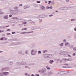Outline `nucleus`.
Segmentation results:
<instances>
[{
	"mask_svg": "<svg viewBox=\"0 0 76 76\" xmlns=\"http://www.w3.org/2000/svg\"><path fill=\"white\" fill-rule=\"evenodd\" d=\"M63 42H66V39H64L63 40Z\"/></svg>",
	"mask_w": 76,
	"mask_h": 76,
	"instance_id": "49",
	"label": "nucleus"
},
{
	"mask_svg": "<svg viewBox=\"0 0 76 76\" xmlns=\"http://www.w3.org/2000/svg\"><path fill=\"white\" fill-rule=\"evenodd\" d=\"M34 6L37 7H38V5L37 4H34Z\"/></svg>",
	"mask_w": 76,
	"mask_h": 76,
	"instance_id": "39",
	"label": "nucleus"
},
{
	"mask_svg": "<svg viewBox=\"0 0 76 76\" xmlns=\"http://www.w3.org/2000/svg\"><path fill=\"white\" fill-rule=\"evenodd\" d=\"M4 39V38H3V37H1L0 38V39L1 40H3Z\"/></svg>",
	"mask_w": 76,
	"mask_h": 76,
	"instance_id": "57",
	"label": "nucleus"
},
{
	"mask_svg": "<svg viewBox=\"0 0 76 76\" xmlns=\"http://www.w3.org/2000/svg\"><path fill=\"white\" fill-rule=\"evenodd\" d=\"M37 29V28H35V27H32L31 28V30H35V29Z\"/></svg>",
	"mask_w": 76,
	"mask_h": 76,
	"instance_id": "28",
	"label": "nucleus"
},
{
	"mask_svg": "<svg viewBox=\"0 0 76 76\" xmlns=\"http://www.w3.org/2000/svg\"><path fill=\"white\" fill-rule=\"evenodd\" d=\"M71 20L72 22L73 21H75V20H76V19H71Z\"/></svg>",
	"mask_w": 76,
	"mask_h": 76,
	"instance_id": "36",
	"label": "nucleus"
},
{
	"mask_svg": "<svg viewBox=\"0 0 76 76\" xmlns=\"http://www.w3.org/2000/svg\"><path fill=\"white\" fill-rule=\"evenodd\" d=\"M41 8L42 9V10H45V7L44 6H41Z\"/></svg>",
	"mask_w": 76,
	"mask_h": 76,
	"instance_id": "10",
	"label": "nucleus"
},
{
	"mask_svg": "<svg viewBox=\"0 0 76 76\" xmlns=\"http://www.w3.org/2000/svg\"><path fill=\"white\" fill-rule=\"evenodd\" d=\"M7 70H9V68H4L1 69V72H4V71H6Z\"/></svg>",
	"mask_w": 76,
	"mask_h": 76,
	"instance_id": "3",
	"label": "nucleus"
},
{
	"mask_svg": "<svg viewBox=\"0 0 76 76\" xmlns=\"http://www.w3.org/2000/svg\"><path fill=\"white\" fill-rule=\"evenodd\" d=\"M65 46H67V45H70V43L69 42H66L65 44Z\"/></svg>",
	"mask_w": 76,
	"mask_h": 76,
	"instance_id": "26",
	"label": "nucleus"
},
{
	"mask_svg": "<svg viewBox=\"0 0 76 76\" xmlns=\"http://www.w3.org/2000/svg\"><path fill=\"white\" fill-rule=\"evenodd\" d=\"M23 6V4H20L19 5V6Z\"/></svg>",
	"mask_w": 76,
	"mask_h": 76,
	"instance_id": "62",
	"label": "nucleus"
},
{
	"mask_svg": "<svg viewBox=\"0 0 76 76\" xmlns=\"http://www.w3.org/2000/svg\"><path fill=\"white\" fill-rule=\"evenodd\" d=\"M35 50H32L31 51V55H32L33 54V53H34V51Z\"/></svg>",
	"mask_w": 76,
	"mask_h": 76,
	"instance_id": "22",
	"label": "nucleus"
},
{
	"mask_svg": "<svg viewBox=\"0 0 76 76\" xmlns=\"http://www.w3.org/2000/svg\"><path fill=\"white\" fill-rule=\"evenodd\" d=\"M48 2V4H50V3H52V1H49Z\"/></svg>",
	"mask_w": 76,
	"mask_h": 76,
	"instance_id": "41",
	"label": "nucleus"
},
{
	"mask_svg": "<svg viewBox=\"0 0 76 76\" xmlns=\"http://www.w3.org/2000/svg\"><path fill=\"white\" fill-rule=\"evenodd\" d=\"M34 63H31L29 64H28V66H30V65H34Z\"/></svg>",
	"mask_w": 76,
	"mask_h": 76,
	"instance_id": "42",
	"label": "nucleus"
},
{
	"mask_svg": "<svg viewBox=\"0 0 76 76\" xmlns=\"http://www.w3.org/2000/svg\"><path fill=\"white\" fill-rule=\"evenodd\" d=\"M0 76H3V73L0 72Z\"/></svg>",
	"mask_w": 76,
	"mask_h": 76,
	"instance_id": "32",
	"label": "nucleus"
},
{
	"mask_svg": "<svg viewBox=\"0 0 76 76\" xmlns=\"http://www.w3.org/2000/svg\"><path fill=\"white\" fill-rule=\"evenodd\" d=\"M49 56H50V57H52L53 56V55L52 54H49Z\"/></svg>",
	"mask_w": 76,
	"mask_h": 76,
	"instance_id": "40",
	"label": "nucleus"
},
{
	"mask_svg": "<svg viewBox=\"0 0 76 76\" xmlns=\"http://www.w3.org/2000/svg\"><path fill=\"white\" fill-rule=\"evenodd\" d=\"M23 51H20L18 52V54H22L23 53Z\"/></svg>",
	"mask_w": 76,
	"mask_h": 76,
	"instance_id": "23",
	"label": "nucleus"
},
{
	"mask_svg": "<svg viewBox=\"0 0 76 76\" xmlns=\"http://www.w3.org/2000/svg\"><path fill=\"white\" fill-rule=\"evenodd\" d=\"M73 60V59L72 58L62 59V60H64L65 61H72Z\"/></svg>",
	"mask_w": 76,
	"mask_h": 76,
	"instance_id": "1",
	"label": "nucleus"
},
{
	"mask_svg": "<svg viewBox=\"0 0 76 76\" xmlns=\"http://www.w3.org/2000/svg\"><path fill=\"white\" fill-rule=\"evenodd\" d=\"M30 7V6H27V9H28V8H29Z\"/></svg>",
	"mask_w": 76,
	"mask_h": 76,
	"instance_id": "56",
	"label": "nucleus"
},
{
	"mask_svg": "<svg viewBox=\"0 0 76 76\" xmlns=\"http://www.w3.org/2000/svg\"><path fill=\"white\" fill-rule=\"evenodd\" d=\"M37 51L36 50H34V53H33L32 55H36V54H37Z\"/></svg>",
	"mask_w": 76,
	"mask_h": 76,
	"instance_id": "14",
	"label": "nucleus"
},
{
	"mask_svg": "<svg viewBox=\"0 0 76 76\" xmlns=\"http://www.w3.org/2000/svg\"><path fill=\"white\" fill-rule=\"evenodd\" d=\"M34 32V31H32L30 32H21L20 33V34H30L31 33H33Z\"/></svg>",
	"mask_w": 76,
	"mask_h": 76,
	"instance_id": "5",
	"label": "nucleus"
},
{
	"mask_svg": "<svg viewBox=\"0 0 76 76\" xmlns=\"http://www.w3.org/2000/svg\"><path fill=\"white\" fill-rule=\"evenodd\" d=\"M53 16V14H51V15H49V17H51V16Z\"/></svg>",
	"mask_w": 76,
	"mask_h": 76,
	"instance_id": "55",
	"label": "nucleus"
},
{
	"mask_svg": "<svg viewBox=\"0 0 76 76\" xmlns=\"http://www.w3.org/2000/svg\"><path fill=\"white\" fill-rule=\"evenodd\" d=\"M68 9V7H64V10H66Z\"/></svg>",
	"mask_w": 76,
	"mask_h": 76,
	"instance_id": "20",
	"label": "nucleus"
},
{
	"mask_svg": "<svg viewBox=\"0 0 76 76\" xmlns=\"http://www.w3.org/2000/svg\"><path fill=\"white\" fill-rule=\"evenodd\" d=\"M28 50H26L25 52V53H26V54H28Z\"/></svg>",
	"mask_w": 76,
	"mask_h": 76,
	"instance_id": "58",
	"label": "nucleus"
},
{
	"mask_svg": "<svg viewBox=\"0 0 76 76\" xmlns=\"http://www.w3.org/2000/svg\"><path fill=\"white\" fill-rule=\"evenodd\" d=\"M8 74V72H3V75H7Z\"/></svg>",
	"mask_w": 76,
	"mask_h": 76,
	"instance_id": "16",
	"label": "nucleus"
},
{
	"mask_svg": "<svg viewBox=\"0 0 76 76\" xmlns=\"http://www.w3.org/2000/svg\"><path fill=\"white\" fill-rule=\"evenodd\" d=\"M60 55H64V52H62L59 53Z\"/></svg>",
	"mask_w": 76,
	"mask_h": 76,
	"instance_id": "29",
	"label": "nucleus"
},
{
	"mask_svg": "<svg viewBox=\"0 0 76 76\" xmlns=\"http://www.w3.org/2000/svg\"><path fill=\"white\" fill-rule=\"evenodd\" d=\"M12 41H19V40L18 39H17L16 38H15L14 39H12Z\"/></svg>",
	"mask_w": 76,
	"mask_h": 76,
	"instance_id": "12",
	"label": "nucleus"
},
{
	"mask_svg": "<svg viewBox=\"0 0 76 76\" xmlns=\"http://www.w3.org/2000/svg\"><path fill=\"white\" fill-rule=\"evenodd\" d=\"M14 9H19V7L18 6L15 7Z\"/></svg>",
	"mask_w": 76,
	"mask_h": 76,
	"instance_id": "33",
	"label": "nucleus"
},
{
	"mask_svg": "<svg viewBox=\"0 0 76 76\" xmlns=\"http://www.w3.org/2000/svg\"><path fill=\"white\" fill-rule=\"evenodd\" d=\"M28 74L27 73H26L25 74V76H28Z\"/></svg>",
	"mask_w": 76,
	"mask_h": 76,
	"instance_id": "53",
	"label": "nucleus"
},
{
	"mask_svg": "<svg viewBox=\"0 0 76 76\" xmlns=\"http://www.w3.org/2000/svg\"><path fill=\"white\" fill-rule=\"evenodd\" d=\"M43 57H45V58H47V54H43Z\"/></svg>",
	"mask_w": 76,
	"mask_h": 76,
	"instance_id": "15",
	"label": "nucleus"
},
{
	"mask_svg": "<svg viewBox=\"0 0 76 76\" xmlns=\"http://www.w3.org/2000/svg\"><path fill=\"white\" fill-rule=\"evenodd\" d=\"M7 35H11V34H10V33H9L7 34Z\"/></svg>",
	"mask_w": 76,
	"mask_h": 76,
	"instance_id": "46",
	"label": "nucleus"
},
{
	"mask_svg": "<svg viewBox=\"0 0 76 76\" xmlns=\"http://www.w3.org/2000/svg\"><path fill=\"white\" fill-rule=\"evenodd\" d=\"M64 71H61V72H59V75H64V74H65V73H64Z\"/></svg>",
	"mask_w": 76,
	"mask_h": 76,
	"instance_id": "11",
	"label": "nucleus"
},
{
	"mask_svg": "<svg viewBox=\"0 0 76 76\" xmlns=\"http://www.w3.org/2000/svg\"><path fill=\"white\" fill-rule=\"evenodd\" d=\"M12 34H16V32H13L12 33Z\"/></svg>",
	"mask_w": 76,
	"mask_h": 76,
	"instance_id": "54",
	"label": "nucleus"
},
{
	"mask_svg": "<svg viewBox=\"0 0 76 76\" xmlns=\"http://www.w3.org/2000/svg\"><path fill=\"white\" fill-rule=\"evenodd\" d=\"M12 10L10 11V13L12 15H16V13L15 12L11 11Z\"/></svg>",
	"mask_w": 76,
	"mask_h": 76,
	"instance_id": "8",
	"label": "nucleus"
},
{
	"mask_svg": "<svg viewBox=\"0 0 76 76\" xmlns=\"http://www.w3.org/2000/svg\"><path fill=\"white\" fill-rule=\"evenodd\" d=\"M27 30V28H23L22 29V30H24V31H26V30Z\"/></svg>",
	"mask_w": 76,
	"mask_h": 76,
	"instance_id": "43",
	"label": "nucleus"
},
{
	"mask_svg": "<svg viewBox=\"0 0 76 76\" xmlns=\"http://www.w3.org/2000/svg\"><path fill=\"white\" fill-rule=\"evenodd\" d=\"M69 66H66V68H70V67H69Z\"/></svg>",
	"mask_w": 76,
	"mask_h": 76,
	"instance_id": "48",
	"label": "nucleus"
},
{
	"mask_svg": "<svg viewBox=\"0 0 76 76\" xmlns=\"http://www.w3.org/2000/svg\"><path fill=\"white\" fill-rule=\"evenodd\" d=\"M69 53H70L69 52H64V55L65 56L66 55H67L69 54Z\"/></svg>",
	"mask_w": 76,
	"mask_h": 76,
	"instance_id": "7",
	"label": "nucleus"
},
{
	"mask_svg": "<svg viewBox=\"0 0 76 76\" xmlns=\"http://www.w3.org/2000/svg\"><path fill=\"white\" fill-rule=\"evenodd\" d=\"M41 73H45L46 72V69H43L41 70Z\"/></svg>",
	"mask_w": 76,
	"mask_h": 76,
	"instance_id": "6",
	"label": "nucleus"
},
{
	"mask_svg": "<svg viewBox=\"0 0 76 76\" xmlns=\"http://www.w3.org/2000/svg\"><path fill=\"white\" fill-rule=\"evenodd\" d=\"M20 44V42H18L16 43L10 44V45H19V44Z\"/></svg>",
	"mask_w": 76,
	"mask_h": 76,
	"instance_id": "4",
	"label": "nucleus"
},
{
	"mask_svg": "<svg viewBox=\"0 0 76 76\" xmlns=\"http://www.w3.org/2000/svg\"><path fill=\"white\" fill-rule=\"evenodd\" d=\"M35 76H39V75L38 74H36V75H35Z\"/></svg>",
	"mask_w": 76,
	"mask_h": 76,
	"instance_id": "60",
	"label": "nucleus"
},
{
	"mask_svg": "<svg viewBox=\"0 0 76 76\" xmlns=\"http://www.w3.org/2000/svg\"><path fill=\"white\" fill-rule=\"evenodd\" d=\"M39 16H43L42 17H41V18H45L47 17V15H39Z\"/></svg>",
	"mask_w": 76,
	"mask_h": 76,
	"instance_id": "9",
	"label": "nucleus"
},
{
	"mask_svg": "<svg viewBox=\"0 0 76 76\" xmlns=\"http://www.w3.org/2000/svg\"><path fill=\"white\" fill-rule=\"evenodd\" d=\"M11 12H14L16 13V14H19V13H20V11H19L18 10H12Z\"/></svg>",
	"mask_w": 76,
	"mask_h": 76,
	"instance_id": "2",
	"label": "nucleus"
},
{
	"mask_svg": "<svg viewBox=\"0 0 76 76\" xmlns=\"http://www.w3.org/2000/svg\"><path fill=\"white\" fill-rule=\"evenodd\" d=\"M73 50H74V51H76V47L74 48Z\"/></svg>",
	"mask_w": 76,
	"mask_h": 76,
	"instance_id": "59",
	"label": "nucleus"
},
{
	"mask_svg": "<svg viewBox=\"0 0 76 76\" xmlns=\"http://www.w3.org/2000/svg\"><path fill=\"white\" fill-rule=\"evenodd\" d=\"M8 43H9V42H4V44H8Z\"/></svg>",
	"mask_w": 76,
	"mask_h": 76,
	"instance_id": "44",
	"label": "nucleus"
},
{
	"mask_svg": "<svg viewBox=\"0 0 76 76\" xmlns=\"http://www.w3.org/2000/svg\"><path fill=\"white\" fill-rule=\"evenodd\" d=\"M26 64V63L25 62H22V65H25Z\"/></svg>",
	"mask_w": 76,
	"mask_h": 76,
	"instance_id": "25",
	"label": "nucleus"
},
{
	"mask_svg": "<svg viewBox=\"0 0 76 76\" xmlns=\"http://www.w3.org/2000/svg\"><path fill=\"white\" fill-rule=\"evenodd\" d=\"M62 67L63 68H66V66H63Z\"/></svg>",
	"mask_w": 76,
	"mask_h": 76,
	"instance_id": "63",
	"label": "nucleus"
},
{
	"mask_svg": "<svg viewBox=\"0 0 76 76\" xmlns=\"http://www.w3.org/2000/svg\"><path fill=\"white\" fill-rule=\"evenodd\" d=\"M9 63L10 65H12V64H13V61H11Z\"/></svg>",
	"mask_w": 76,
	"mask_h": 76,
	"instance_id": "24",
	"label": "nucleus"
},
{
	"mask_svg": "<svg viewBox=\"0 0 76 76\" xmlns=\"http://www.w3.org/2000/svg\"><path fill=\"white\" fill-rule=\"evenodd\" d=\"M27 23V22H26L25 21L23 23V24H26Z\"/></svg>",
	"mask_w": 76,
	"mask_h": 76,
	"instance_id": "50",
	"label": "nucleus"
},
{
	"mask_svg": "<svg viewBox=\"0 0 76 76\" xmlns=\"http://www.w3.org/2000/svg\"><path fill=\"white\" fill-rule=\"evenodd\" d=\"M19 19V18L17 17H13V19Z\"/></svg>",
	"mask_w": 76,
	"mask_h": 76,
	"instance_id": "35",
	"label": "nucleus"
},
{
	"mask_svg": "<svg viewBox=\"0 0 76 76\" xmlns=\"http://www.w3.org/2000/svg\"><path fill=\"white\" fill-rule=\"evenodd\" d=\"M47 51H48V50H43V52L44 53H46V52H47Z\"/></svg>",
	"mask_w": 76,
	"mask_h": 76,
	"instance_id": "37",
	"label": "nucleus"
},
{
	"mask_svg": "<svg viewBox=\"0 0 76 76\" xmlns=\"http://www.w3.org/2000/svg\"><path fill=\"white\" fill-rule=\"evenodd\" d=\"M31 48H34V47H35V45H34V44H32L31 45Z\"/></svg>",
	"mask_w": 76,
	"mask_h": 76,
	"instance_id": "17",
	"label": "nucleus"
},
{
	"mask_svg": "<svg viewBox=\"0 0 76 76\" xmlns=\"http://www.w3.org/2000/svg\"><path fill=\"white\" fill-rule=\"evenodd\" d=\"M24 9H27V6H25L24 7Z\"/></svg>",
	"mask_w": 76,
	"mask_h": 76,
	"instance_id": "45",
	"label": "nucleus"
},
{
	"mask_svg": "<svg viewBox=\"0 0 76 76\" xmlns=\"http://www.w3.org/2000/svg\"><path fill=\"white\" fill-rule=\"evenodd\" d=\"M8 15H6L4 17V18L5 19H8Z\"/></svg>",
	"mask_w": 76,
	"mask_h": 76,
	"instance_id": "13",
	"label": "nucleus"
},
{
	"mask_svg": "<svg viewBox=\"0 0 76 76\" xmlns=\"http://www.w3.org/2000/svg\"><path fill=\"white\" fill-rule=\"evenodd\" d=\"M64 45V44L63 43H61V44H59V46H60V47H63Z\"/></svg>",
	"mask_w": 76,
	"mask_h": 76,
	"instance_id": "18",
	"label": "nucleus"
},
{
	"mask_svg": "<svg viewBox=\"0 0 76 76\" xmlns=\"http://www.w3.org/2000/svg\"><path fill=\"white\" fill-rule=\"evenodd\" d=\"M46 67L47 69L48 70H50V69H51V68L50 67H49L48 66H46Z\"/></svg>",
	"mask_w": 76,
	"mask_h": 76,
	"instance_id": "30",
	"label": "nucleus"
},
{
	"mask_svg": "<svg viewBox=\"0 0 76 76\" xmlns=\"http://www.w3.org/2000/svg\"><path fill=\"white\" fill-rule=\"evenodd\" d=\"M60 10H64V7H62L59 8Z\"/></svg>",
	"mask_w": 76,
	"mask_h": 76,
	"instance_id": "27",
	"label": "nucleus"
},
{
	"mask_svg": "<svg viewBox=\"0 0 76 76\" xmlns=\"http://www.w3.org/2000/svg\"><path fill=\"white\" fill-rule=\"evenodd\" d=\"M47 58H50V54H47Z\"/></svg>",
	"mask_w": 76,
	"mask_h": 76,
	"instance_id": "38",
	"label": "nucleus"
},
{
	"mask_svg": "<svg viewBox=\"0 0 76 76\" xmlns=\"http://www.w3.org/2000/svg\"><path fill=\"white\" fill-rule=\"evenodd\" d=\"M46 9H50V7L47 6L46 7Z\"/></svg>",
	"mask_w": 76,
	"mask_h": 76,
	"instance_id": "52",
	"label": "nucleus"
},
{
	"mask_svg": "<svg viewBox=\"0 0 76 76\" xmlns=\"http://www.w3.org/2000/svg\"><path fill=\"white\" fill-rule=\"evenodd\" d=\"M52 74H53V72H48V75H51Z\"/></svg>",
	"mask_w": 76,
	"mask_h": 76,
	"instance_id": "34",
	"label": "nucleus"
},
{
	"mask_svg": "<svg viewBox=\"0 0 76 76\" xmlns=\"http://www.w3.org/2000/svg\"><path fill=\"white\" fill-rule=\"evenodd\" d=\"M37 3H41V1H36Z\"/></svg>",
	"mask_w": 76,
	"mask_h": 76,
	"instance_id": "47",
	"label": "nucleus"
},
{
	"mask_svg": "<svg viewBox=\"0 0 76 76\" xmlns=\"http://www.w3.org/2000/svg\"><path fill=\"white\" fill-rule=\"evenodd\" d=\"M49 63L50 64H53V63H54V61L53 60H50Z\"/></svg>",
	"mask_w": 76,
	"mask_h": 76,
	"instance_id": "19",
	"label": "nucleus"
},
{
	"mask_svg": "<svg viewBox=\"0 0 76 76\" xmlns=\"http://www.w3.org/2000/svg\"><path fill=\"white\" fill-rule=\"evenodd\" d=\"M38 54H41V51H38Z\"/></svg>",
	"mask_w": 76,
	"mask_h": 76,
	"instance_id": "51",
	"label": "nucleus"
},
{
	"mask_svg": "<svg viewBox=\"0 0 76 76\" xmlns=\"http://www.w3.org/2000/svg\"><path fill=\"white\" fill-rule=\"evenodd\" d=\"M19 20H21V22H23V21H25V20L23 19H19Z\"/></svg>",
	"mask_w": 76,
	"mask_h": 76,
	"instance_id": "31",
	"label": "nucleus"
},
{
	"mask_svg": "<svg viewBox=\"0 0 76 76\" xmlns=\"http://www.w3.org/2000/svg\"><path fill=\"white\" fill-rule=\"evenodd\" d=\"M17 64H18V65H19V64L22 65V62H17Z\"/></svg>",
	"mask_w": 76,
	"mask_h": 76,
	"instance_id": "21",
	"label": "nucleus"
},
{
	"mask_svg": "<svg viewBox=\"0 0 76 76\" xmlns=\"http://www.w3.org/2000/svg\"><path fill=\"white\" fill-rule=\"evenodd\" d=\"M74 31L76 32V27L74 28Z\"/></svg>",
	"mask_w": 76,
	"mask_h": 76,
	"instance_id": "64",
	"label": "nucleus"
},
{
	"mask_svg": "<svg viewBox=\"0 0 76 76\" xmlns=\"http://www.w3.org/2000/svg\"><path fill=\"white\" fill-rule=\"evenodd\" d=\"M3 13H4V12H0V14L1 15H2V14H3Z\"/></svg>",
	"mask_w": 76,
	"mask_h": 76,
	"instance_id": "61",
	"label": "nucleus"
}]
</instances>
